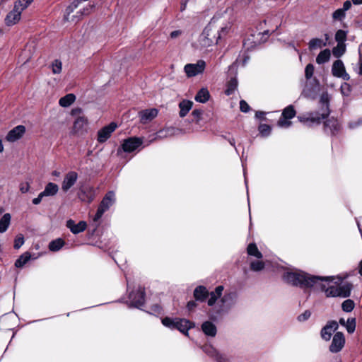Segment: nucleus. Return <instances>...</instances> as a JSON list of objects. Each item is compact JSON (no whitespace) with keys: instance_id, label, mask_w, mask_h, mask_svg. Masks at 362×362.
<instances>
[{"instance_id":"nucleus-52","label":"nucleus","mask_w":362,"mask_h":362,"mask_svg":"<svg viewBox=\"0 0 362 362\" xmlns=\"http://www.w3.org/2000/svg\"><path fill=\"white\" fill-rule=\"evenodd\" d=\"M240 109L243 112H247L250 110V106L245 100H241L240 102Z\"/></svg>"},{"instance_id":"nucleus-14","label":"nucleus","mask_w":362,"mask_h":362,"mask_svg":"<svg viewBox=\"0 0 362 362\" xmlns=\"http://www.w3.org/2000/svg\"><path fill=\"white\" fill-rule=\"evenodd\" d=\"M338 323L336 321L328 322L321 330V337L325 341L331 339L333 333L338 329Z\"/></svg>"},{"instance_id":"nucleus-37","label":"nucleus","mask_w":362,"mask_h":362,"mask_svg":"<svg viewBox=\"0 0 362 362\" xmlns=\"http://www.w3.org/2000/svg\"><path fill=\"white\" fill-rule=\"evenodd\" d=\"M345 52V46L343 44L339 43L337 47L332 49L333 55L335 57H340Z\"/></svg>"},{"instance_id":"nucleus-10","label":"nucleus","mask_w":362,"mask_h":362,"mask_svg":"<svg viewBox=\"0 0 362 362\" xmlns=\"http://www.w3.org/2000/svg\"><path fill=\"white\" fill-rule=\"evenodd\" d=\"M78 197L82 202L90 203L95 197V189L90 186L83 187L80 189Z\"/></svg>"},{"instance_id":"nucleus-28","label":"nucleus","mask_w":362,"mask_h":362,"mask_svg":"<svg viewBox=\"0 0 362 362\" xmlns=\"http://www.w3.org/2000/svg\"><path fill=\"white\" fill-rule=\"evenodd\" d=\"M326 128H329L332 134H335L340 129V125L337 119H330L325 122Z\"/></svg>"},{"instance_id":"nucleus-41","label":"nucleus","mask_w":362,"mask_h":362,"mask_svg":"<svg viewBox=\"0 0 362 362\" xmlns=\"http://www.w3.org/2000/svg\"><path fill=\"white\" fill-rule=\"evenodd\" d=\"M175 323H176V319L173 320L170 317H166L162 320V324L164 326L169 327L170 329H175Z\"/></svg>"},{"instance_id":"nucleus-50","label":"nucleus","mask_w":362,"mask_h":362,"mask_svg":"<svg viewBox=\"0 0 362 362\" xmlns=\"http://www.w3.org/2000/svg\"><path fill=\"white\" fill-rule=\"evenodd\" d=\"M288 119H289L283 117L281 116L280 119L278 121V125L280 127H285V128L290 127L291 124V122L288 121Z\"/></svg>"},{"instance_id":"nucleus-47","label":"nucleus","mask_w":362,"mask_h":362,"mask_svg":"<svg viewBox=\"0 0 362 362\" xmlns=\"http://www.w3.org/2000/svg\"><path fill=\"white\" fill-rule=\"evenodd\" d=\"M345 17V11L342 8L336 10L333 14L332 18L334 20H341Z\"/></svg>"},{"instance_id":"nucleus-62","label":"nucleus","mask_w":362,"mask_h":362,"mask_svg":"<svg viewBox=\"0 0 362 362\" xmlns=\"http://www.w3.org/2000/svg\"><path fill=\"white\" fill-rule=\"evenodd\" d=\"M264 112H257L255 114L256 117L262 118L264 117Z\"/></svg>"},{"instance_id":"nucleus-44","label":"nucleus","mask_w":362,"mask_h":362,"mask_svg":"<svg viewBox=\"0 0 362 362\" xmlns=\"http://www.w3.org/2000/svg\"><path fill=\"white\" fill-rule=\"evenodd\" d=\"M174 132L173 128H167L163 130H160L158 132V137L163 138L168 136L173 135Z\"/></svg>"},{"instance_id":"nucleus-40","label":"nucleus","mask_w":362,"mask_h":362,"mask_svg":"<svg viewBox=\"0 0 362 362\" xmlns=\"http://www.w3.org/2000/svg\"><path fill=\"white\" fill-rule=\"evenodd\" d=\"M345 327L349 333H353L356 329V320L354 318H349L346 320Z\"/></svg>"},{"instance_id":"nucleus-24","label":"nucleus","mask_w":362,"mask_h":362,"mask_svg":"<svg viewBox=\"0 0 362 362\" xmlns=\"http://www.w3.org/2000/svg\"><path fill=\"white\" fill-rule=\"evenodd\" d=\"M11 216L8 213L5 214L0 219V233L6 232L11 223Z\"/></svg>"},{"instance_id":"nucleus-26","label":"nucleus","mask_w":362,"mask_h":362,"mask_svg":"<svg viewBox=\"0 0 362 362\" xmlns=\"http://www.w3.org/2000/svg\"><path fill=\"white\" fill-rule=\"evenodd\" d=\"M76 100V96L69 93L59 99V103L62 107H66L70 106Z\"/></svg>"},{"instance_id":"nucleus-23","label":"nucleus","mask_w":362,"mask_h":362,"mask_svg":"<svg viewBox=\"0 0 362 362\" xmlns=\"http://www.w3.org/2000/svg\"><path fill=\"white\" fill-rule=\"evenodd\" d=\"M193 103L190 100H182L180 103L179 107L180 109V116L181 117H184L187 115L189 111L191 110L192 107Z\"/></svg>"},{"instance_id":"nucleus-31","label":"nucleus","mask_w":362,"mask_h":362,"mask_svg":"<svg viewBox=\"0 0 362 362\" xmlns=\"http://www.w3.org/2000/svg\"><path fill=\"white\" fill-rule=\"evenodd\" d=\"M31 255L29 252H25L21 255L15 262L16 267H23L30 259Z\"/></svg>"},{"instance_id":"nucleus-46","label":"nucleus","mask_w":362,"mask_h":362,"mask_svg":"<svg viewBox=\"0 0 362 362\" xmlns=\"http://www.w3.org/2000/svg\"><path fill=\"white\" fill-rule=\"evenodd\" d=\"M346 33L342 30H339L335 35V39L336 40L340 43L342 44V42L346 40Z\"/></svg>"},{"instance_id":"nucleus-22","label":"nucleus","mask_w":362,"mask_h":362,"mask_svg":"<svg viewBox=\"0 0 362 362\" xmlns=\"http://www.w3.org/2000/svg\"><path fill=\"white\" fill-rule=\"evenodd\" d=\"M59 191V187L57 184L49 182L42 192L45 197L54 196Z\"/></svg>"},{"instance_id":"nucleus-61","label":"nucleus","mask_w":362,"mask_h":362,"mask_svg":"<svg viewBox=\"0 0 362 362\" xmlns=\"http://www.w3.org/2000/svg\"><path fill=\"white\" fill-rule=\"evenodd\" d=\"M359 64H360L359 74L362 75V56L361 55L360 56V59H359Z\"/></svg>"},{"instance_id":"nucleus-39","label":"nucleus","mask_w":362,"mask_h":362,"mask_svg":"<svg viewBox=\"0 0 362 362\" xmlns=\"http://www.w3.org/2000/svg\"><path fill=\"white\" fill-rule=\"evenodd\" d=\"M264 268V263L262 261H254L250 263V269L255 272H259Z\"/></svg>"},{"instance_id":"nucleus-56","label":"nucleus","mask_w":362,"mask_h":362,"mask_svg":"<svg viewBox=\"0 0 362 362\" xmlns=\"http://www.w3.org/2000/svg\"><path fill=\"white\" fill-rule=\"evenodd\" d=\"M181 34H182L181 30H175V31L171 32L170 37L173 39H175V38H177V37H179Z\"/></svg>"},{"instance_id":"nucleus-59","label":"nucleus","mask_w":362,"mask_h":362,"mask_svg":"<svg viewBox=\"0 0 362 362\" xmlns=\"http://www.w3.org/2000/svg\"><path fill=\"white\" fill-rule=\"evenodd\" d=\"M197 305L194 301H189L187 303V308L189 310H192Z\"/></svg>"},{"instance_id":"nucleus-8","label":"nucleus","mask_w":362,"mask_h":362,"mask_svg":"<svg viewBox=\"0 0 362 362\" xmlns=\"http://www.w3.org/2000/svg\"><path fill=\"white\" fill-rule=\"evenodd\" d=\"M117 124L115 122H111L107 126L103 127L98 132L97 140L99 143L105 142L111 136L112 133L116 129Z\"/></svg>"},{"instance_id":"nucleus-30","label":"nucleus","mask_w":362,"mask_h":362,"mask_svg":"<svg viewBox=\"0 0 362 362\" xmlns=\"http://www.w3.org/2000/svg\"><path fill=\"white\" fill-rule=\"evenodd\" d=\"M247 251L249 255L254 256L258 259H261L262 257V254L259 251L256 244L255 243L249 244Z\"/></svg>"},{"instance_id":"nucleus-3","label":"nucleus","mask_w":362,"mask_h":362,"mask_svg":"<svg viewBox=\"0 0 362 362\" xmlns=\"http://www.w3.org/2000/svg\"><path fill=\"white\" fill-rule=\"evenodd\" d=\"M223 291V286H218L216 288L214 291L209 293L206 287L199 286L194 291V297L197 300L204 301L206 298L209 296L207 303L209 306H212L215 304L218 298L221 296Z\"/></svg>"},{"instance_id":"nucleus-16","label":"nucleus","mask_w":362,"mask_h":362,"mask_svg":"<svg viewBox=\"0 0 362 362\" xmlns=\"http://www.w3.org/2000/svg\"><path fill=\"white\" fill-rule=\"evenodd\" d=\"M21 13L18 11L15 7L10 11L5 18V24L7 26H12L21 20Z\"/></svg>"},{"instance_id":"nucleus-5","label":"nucleus","mask_w":362,"mask_h":362,"mask_svg":"<svg viewBox=\"0 0 362 362\" xmlns=\"http://www.w3.org/2000/svg\"><path fill=\"white\" fill-rule=\"evenodd\" d=\"M237 300V293L233 291L226 293L221 299V305L216 310L218 313L228 312V310L235 305Z\"/></svg>"},{"instance_id":"nucleus-9","label":"nucleus","mask_w":362,"mask_h":362,"mask_svg":"<svg viewBox=\"0 0 362 362\" xmlns=\"http://www.w3.org/2000/svg\"><path fill=\"white\" fill-rule=\"evenodd\" d=\"M78 175L75 171L68 172L64 177L62 183V189L63 192H66L71 188L76 182Z\"/></svg>"},{"instance_id":"nucleus-2","label":"nucleus","mask_w":362,"mask_h":362,"mask_svg":"<svg viewBox=\"0 0 362 362\" xmlns=\"http://www.w3.org/2000/svg\"><path fill=\"white\" fill-rule=\"evenodd\" d=\"M320 103L322 106V112L320 114L315 112L309 114L308 117H298L299 121L303 123L320 124L322 119H325L329 115L328 95L322 94L320 97Z\"/></svg>"},{"instance_id":"nucleus-11","label":"nucleus","mask_w":362,"mask_h":362,"mask_svg":"<svg viewBox=\"0 0 362 362\" xmlns=\"http://www.w3.org/2000/svg\"><path fill=\"white\" fill-rule=\"evenodd\" d=\"M332 74L339 78H342L345 81H348L350 77L346 72L344 65L341 60H337L334 62L332 68Z\"/></svg>"},{"instance_id":"nucleus-64","label":"nucleus","mask_w":362,"mask_h":362,"mask_svg":"<svg viewBox=\"0 0 362 362\" xmlns=\"http://www.w3.org/2000/svg\"><path fill=\"white\" fill-rule=\"evenodd\" d=\"M359 274L362 276V260L359 264Z\"/></svg>"},{"instance_id":"nucleus-33","label":"nucleus","mask_w":362,"mask_h":362,"mask_svg":"<svg viewBox=\"0 0 362 362\" xmlns=\"http://www.w3.org/2000/svg\"><path fill=\"white\" fill-rule=\"evenodd\" d=\"M33 0H18L15 2L14 7L21 13L25 10Z\"/></svg>"},{"instance_id":"nucleus-12","label":"nucleus","mask_w":362,"mask_h":362,"mask_svg":"<svg viewBox=\"0 0 362 362\" xmlns=\"http://www.w3.org/2000/svg\"><path fill=\"white\" fill-rule=\"evenodd\" d=\"M132 305L139 308L144 303V291L141 288H139L136 291H132L129 296Z\"/></svg>"},{"instance_id":"nucleus-43","label":"nucleus","mask_w":362,"mask_h":362,"mask_svg":"<svg viewBox=\"0 0 362 362\" xmlns=\"http://www.w3.org/2000/svg\"><path fill=\"white\" fill-rule=\"evenodd\" d=\"M259 131L263 136H267L271 132V127L266 124H260L259 127Z\"/></svg>"},{"instance_id":"nucleus-54","label":"nucleus","mask_w":362,"mask_h":362,"mask_svg":"<svg viewBox=\"0 0 362 362\" xmlns=\"http://www.w3.org/2000/svg\"><path fill=\"white\" fill-rule=\"evenodd\" d=\"M44 197H45V196H44V194H43L42 192H40V193L38 194L37 197L34 198V199H33V204H35V205H37V204H39L41 202V201H42V198H43Z\"/></svg>"},{"instance_id":"nucleus-6","label":"nucleus","mask_w":362,"mask_h":362,"mask_svg":"<svg viewBox=\"0 0 362 362\" xmlns=\"http://www.w3.org/2000/svg\"><path fill=\"white\" fill-rule=\"evenodd\" d=\"M206 66L204 60H199L195 64H187L184 67V71L187 77H194L199 74L203 73Z\"/></svg>"},{"instance_id":"nucleus-48","label":"nucleus","mask_w":362,"mask_h":362,"mask_svg":"<svg viewBox=\"0 0 362 362\" xmlns=\"http://www.w3.org/2000/svg\"><path fill=\"white\" fill-rule=\"evenodd\" d=\"M351 88L349 83H344L341 86V94L344 96H349L351 93Z\"/></svg>"},{"instance_id":"nucleus-57","label":"nucleus","mask_w":362,"mask_h":362,"mask_svg":"<svg viewBox=\"0 0 362 362\" xmlns=\"http://www.w3.org/2000/svg\"><path fill=\"white\" fill-rule=\"evenodd\" d=\"M351 7V3L350 1H346L344 3V5H343V8L342 9L344 11H348L350 8Z\"/></svg>"},{"instance_id":"nucleus-19","label":"nucleus","mask_w":362,"mask_h":362,"mask_svg":"<svg viewBox=\"0 0 362 362\" xmlns=\"http://www.w3.org/2000/svg\"><path fill=\"white\" fill-rule=\"evenodd\" d=\"M157 115L158 110L155 108L145 110L139 112L141 122L142 123H146L148 121L152 120L157 116Z\"/></svg>"},{"instance_id":"nucleus-45","label":"nucleus","mask_w":362,"mask_h":362,"mask_svg":"<svg viewBox=\"0 0 362 362\" xmlns=\"http://www.w3.org/2000/svg\"><path fill=\"white\" fill-rule=\"evenodd\" d=\"M24 244V237L22 234H19L16 236L14 240V248L19 249Z\"/></svg>"},{"instance_id":"nucleus-32","label":"nucleus","mask_w":362,"mask_h":362,"mask_svg":"<svg viewBox=\"0 0 362 362\" xmlns=\"http://www.w3.org/2000/svg\"><path fill=\"white\" fill-rule=\"evenodd\" d=\"M64 241L61 238H58L49 243V249L51 251L56 252L59 250L64 246Z\"/></svg>"},{"instance_id":"nucleus-34","label":"nucleus","mask_w":362,"mask_h":362,"mask_svg":"<svg viewBox=\"0 0 362 362\" xmlns=\"http://www.w3.org/2000/svg\"><path fill=\"white\" fill-rule=\"evenodd\" d=\"M204 351L211 357H215L217 360L221 361L222 358L221 356L218 351L211 346H205L203 349Z\"/></svg>"},{"instance_id":"nucleus-25","label":"nucleus","mask_w":362,"mask_h":362,"mask_svg":"<svg viewBox=\"0 0 362 362\" xmlns=\"http://www.w3.org/2000/svg\"><path fill=\"white\" fill-rule=\"evenodd\" d=\"M210 94L206 88H202L195 96V100L199 103H205L209 99Z\"/></svg>"},{"instance_id":"nucleus-27","label":"nucleus","mask_w":362,"mask_h":362,"mask_svg":"<svg viewBox=\"0 0 362 362\" xmlns=\"http://www.w3.org/2000/svg\"><path fill=\"white\" fill-rule=\"evenodd\" d=\"M331 52L329 49H325L321 51L316 58V62L319 64L328 62L330 59Z\"/></svg>"},{"instance_id":"nucleus-53","label":"nucleus","mask_w":362,"mask_h":362,"mask_svg":"<svg viewBox=\"0 0 362 362\" xmlns=\"http://www.w3.org/2000/svg\"><path fill=\"white\" fill-rule=\"evenodd\" d=\"M30 185L28 182H23L20 184V191L22 193H26L29 191Z\"/></svg>"},{"instance_id":"nucleus-7","label":"nucleus","mask_w":362,"mask_h":362,"mask_svg":"<svg viewBox=\"0 0 362 362\" xmlns=\"http://www.w3.org/2000/svg\"><path fill=\"white\" fill-rule=\"evenodd\" d=\"M345 344V338L342 332H337L332 339V343L329 346V351L332 353H338L340 351Z\"/></svg>"},{"instance_id":"nucleus-20","label":"nucleus","mask_w":362,"mask_h":362,"mask_svg":"<svg viewBox=\"0 0 362 362\" xmlns=\"http://www.w3.org/2000/svg\"><path fill=\"white\" fill-rule=\"evenodd\" d=\"M192 327V323L185 319H176L175 329L185 334H187L188 330Z\"/></svg>"},{"instance_id":"nucleus-13","label":"nucleus","mask_w":362,"mask_h":362,"mask_svg":"<svg viewBox=\"0 0 362 362\" xmlns=\"http://www.w3.org/2000/svg\"><path fill=\"white\" fill-rule=\"evenodd\" d=\"M142 144V140L137 137H130L125 139L122 145L124 152L131 153Z\"/></svg>"},{"instance_id":"nucleus-36","label":"nucleus","mask_w":362,"mask_h":362,"mask_svg":"<svg viewBox=\"0 0 362 362\" xmlns=\"http://www.w3.org/2000/svg\"><path fill=\"white\" fill-rule=\"evenodd\" d=\"M296 115V110L293 105H288L286 107L282 112L281 116L285 118L292 119Z\"/></svg>"},{"instance_id":"nucleus-17","label":"nucleus","mask_w":362,"mask_h":362,"mask_svg":"<svg viewBox=\"0 0 362 362\" xmlns=\"http://www.w3.org/2000/svg\"><path fill=\"white\" fill-rule=\"evenodd\" d=\"M88 120L85 117H78L74 123V132L76 134H83L87 130Z\"/></svg>"},{"instance_id":"nucleus-51","label":"nucleus","mask_w":362,"mask_h":362,"mask_svg":"<svg viewBox=\"0 0 362 362\" xmlns=\"http://www.w3.org/2000/svg\"><path fill=\"white\" fill-rule=\"evenodd\" d=\"M311 315V313L309 310H305L303 313L300 314L298 317V320L300 322H304L307 320Z\"/></svg>"},{"instance_id":"nucleus-18","label":"nucleus","mask_w":362,"mask_h":362,"mask_svg":"<svg viewBox=\"0 0 362 362\" xmlns=\"http://www.w3.org/2000/svg\"><path fill=\"white\" fill-rule=\"evenodd\" d=\"M66 226L74 234H78L86 230L87 224L83 221H81L78 223H75L73 220L70 219L66 221Z\"/></svg>"},{"instance_id":"nucleus-21","label":"nucleus","mask_w":362,"mask_h":362,"mask_svg":"<svg viewBox=\"0 0 362 362\" xmlns=\"http://www.w3.org/2000/svg\"><path fill=\"white\" fill-rule=\"evenodd\" d=\"M202 329L206 335L209 337H215L217 332L215 325L209 321H206L202 325Z\"/></svg>"},{"instance_id":"nucleus-42","label":"nucleus","mask_w":362,"mask_h":362,"mask_svg":"<svg viewBox=\"0 0 362 362\" xmlns=\"http://www.w3.org/2000/svg\"><path fill=\"white\" fill-rule=\"evenodd\" d=\"M62 62L56 59L52 64V69L54 74H59L62 71Z\"/></svg>"},{"instance_id":"nucleus-58","label":"nucleus","mask_w":362,"mask_h":362,"mask_svg":"<svg viewBox=\"0 0 362 362\" xmlns=\"http://www.w3.org/2000/svg\"><path fill=\"white\" fill-rule=\"evenodd\" d=\"M187 4V0H182L181 6H180L181 11H183L186 9Z\"/></svg>"},{"instance_id":"nucleus-15","label":"nucleus","mask_w":362,"mask_h":362,"mask_svg":"<svg viewBox=\"0 0 362 362\" xmlns=\"http://www.w3.org/2000/svg\"><path fill=\"white\" fill-rule=\"evenodd\" d=\"M25 132V128L23 125H18L11 129L6 136V140L9 142H14L21 139Z\"/></svg>"},{"instance_id":"nucleus-35","label":"nucleus","mask_w":362,"mask_h":362,"mask_svg":"<svg viewBox=\"0 0 362 362\" xmlns=\"http://www.w3.org/2000/svg\"><path fill=\"white\" fill-rule=\"evenodd\" d=\"M325 45L326 43L323 42V41L319 38H313L309 42V48L310 49L321 48Z\"/></svg>"},{"instance_id":"nucleus-63","label":"nucleus","mask_w":362,"mask_h":362,"mask_svg":"<svg viewBox=\"0 0 362 362\" xmlns=\"http://www.w3.org/2000/svg\"><path fill=\"white\" fill-rule=\"evenodd\" d=\"M352 2L354 5H361L362 4V0H352Z\"/></svg>"},{"instance_id":"nucleus-49","label":"nucleus","mask_w":362,"mask_h":362,"mask_svg":"<svg viewBox=\"0 0 362 362\" xmlns=\"http://www.w3.org/2000/svg\"><path fill=\"white\" fill-rule=\"evenodd\" d=\"M314 73V66L311 64H308L305 70V76L307 79H310Z\"/></svg>"},{"instance_id":"nucleus-38","label":"nucleus","mask_w":362,"mask_h":362,"mask_svg":"<svg viewBox=\"0 0 362 362\" xmlns=\"http://www.w3.org/2000/svg\"><path fill=\"white\" fill-rule=\"evenodd\" d=\"M341 308L345 312H351L354 308V303L350 299L346 300L342 303Z\"/></svg>"},{"instance_id":"nucleus-60","label":"nucleus","mask_w":362,"mask_h":362,"mask_svg":"<svg viewBox=\"0 0 362 362\" xmlns=\"http://www.w3.org/2000/svg\"><path fill=\"white\" fill-rule=\"evenodd\" d=\"M362 124V120H361V119H359V120L357 122V123H356V122H351V123L349 124V127H350V128H354V127H356L358 124Z\"/></svg>"},{"instance_id":"nucleus-29","label":"nucleus","mask_w":362,"mask_h":362,"mask_svg":"<svg viewBox=\"0 0 362 362\" xmlns=\"http://www.w3.org/2000/svg\"><path fill=\"white\" fill-rule=\"evenodd\" d=\"M238 88V81L236 78H232L227 83V88L225 93L227 95H230L235 93Z\"/></svg>"},{"instance_id":"nucleus-55","label":"nucleus","mask_w":362,"mask_h":362,"mask_svg":"<svg viewBox=\"0 0 362 362\" xmlns=\"http://www.w3.org/2000/svg\"><path fill=\"white\" fill-rule=\"evenodd\" d=\"M192 114L195 118H197V121H199L201 119L202 111L200 110H194Z\"/></svg>"},{"instance_id":"nucleus-1","label":"nucleus","mask_w":362,"mask_h":362,"mask_svg":"<svg viewBox=\"0 0 362 362\" xmlns=\"http://www.w3.org/2000/svg\"><path fill=\"white\" fill-rule=\"evenodd\" d=\"M283 279L286 283L300 288L320 287L327 297L346 298L351 292L349 284L339 286L342 281L339 277L310 276L302 271L288 270L284 272Z\"/></svg>"},{"instance_id":"nucleus-4","label":"nucleus","mask_w":362,"mask_h":362,"mask_svg":"<svg viewBox=\"0 0 362 362\" xmlns=\"http://www.w3.org/2000/svg\"><path fill=\"white\" fill-rule=\"evenodd\" d=\"M115 202V194L113 191L108 192L102 199L97 212L93 217V221L97 222L102 217L103 214L107 211Z\"/></svg>"}]
</instances>
